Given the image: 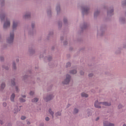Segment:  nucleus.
Wrapping results in <instances>:
<instances>
[{"mask_svg": "<svg viewBox=\"0 0 126 126\" xmlns=\"http://www.w3.org/2000/svg\"><path fill=\"white\" fill-rule=\"evenodd\" d=\"M80 73L81 75H83L84 74V72L83 71H81L80 72Z\"/></svg>", "mask_w": 126, "mask_h": 126, "instance_id": "bb28decb", "label": "nucleus"}, {"mask_svg": "<svg viewBox=\"0 0 126 126\" xmlns=\"http://www.w3.org/2000/svg\"><path fill=\"white\" fill-rule=\"evenodd\" d=\"M1 39V37H0V40Z\"/></svg>", "mask_w": 126, "mask_h": 126, "instance_id": "4c0bfd02", "label": "nucleus"}, {"mask_svg": "<svg viewBox=\"0 0 126 126\" xmlns=\"http://www.w3.org/2000/svg\"><path fill=\"white\" fill-rule=\"evenodd\" d=\"M32 102H33L34 103H36V102H38V98H34L33 99H32Z\"/></svg>", "mask_w": 126, "mask_h": 126, "instance_id": "dca6fc26", "label": "nucleus"}, {"mask_svg": "<svg viewBox=\"0 0 126 126\" xmlns=\"http://www.w3.org/2000/svg\"><path fill=\"white\" fill-rule=\"evenodd\" d=\"M14 66H15V64L14 65Z\"/></svg>", "mask_w": 126, "mask_h": 126, "instance_id": "58836bf2", "label": "nucleus"}, {"mask_svg": "<svg viewBox=\"0 0 126 126\" xmlns=\"http://www.w3.org/2000/svg\"><path fill=\"white\" fill-rule=\"evenodd\" d=\"M81 95L82 96V97H85V98H87V97H88V94L85 93H82L81 94Z\"/></svg>", "mask_w": 126, "mask_h": 126, "instance_id": "f8f14e48", "label": "nucleus"}, {"mask_svg": "<svg viewBox=\"0 0 126 126\" xmlns=\"http://www.w3.org/2000/svg\"><path fill=\"white\" fill-rule=\"evenodd\" d=\"M66 66L68 67V66H70V63H67L66 64Z\"/></svg>", "mask_w": 126, "mask_h": 126, "instance_id": "7c9ffc66", "label": "nucleus"}, {"mask_svg": "<svg viewBox=\"0 0 126 126\" xmlns=\"http://www.w3.org/2000/svg\"><path fill=\"white\" fill-rule=\"evenodd\" d=\"M30 53H33V52L34 53V52H35V51L32 50H30Z\"/></svg>", "mask_w": 126, "mask_h": 126, "instance_id": "473e14b6", "label": "nucleus"}, {"mask_svg": "<svg viewBox=\"0 0 126 126\" xmlns=\"http://www.w3.org/2000/svg\"><path fill=\"white\" fill-rule=\"evenodd\" d=\"M123 126H126V124H124Z\"/></svg>", "mask_w": 126, "mask_h": 126, "instance_id": "e433bc0d", "label": "nucleus"}, {"mask_svg": "<svg viewBox=\"0 0 126 126\" xmlns=\"http://www.w3.org/2000/svg\"><path fill=\"white\" fill-rule=\"evenodd\" d=\"M100 32H101V31H98V32H97V34H100Z\"/></svg>", "mask_w": 126, "mask_h": 126, "instance_id": "72a5a7b5", "label": "nucleus"}, {"mask_svg": "<svg viewBox=\"0 0 126 126\" xmlns=\"http://www.w3.org/2000/svg\"><path fill=\"white\" fill-rule=\"evenodd\" d=\"M90 8L88 6H84L82 7V12L83 14H87L89 12Z\"/></svg>", "mask_w": 126, "mask_h": 126, "instance_id": "20e7f679", "label": "nucleus"}, {"mask_svg": "<svg viewBox=\"0 0 126 126\" xmlns=\"http://www.w3.org/2000/svg\"><path fill=\"white\" fill-rule=\"evenodd\" d=\"M25 119H26V117L25 116L21 117V120H25Z\"/></svg>", "mask_w": 126, "mask_h": 126, "instance_id": "c85d7f7f", "label": "nucleus"}, {"mask_svg": "<svg viewBox=\"0 0 126 126\" xmlns=\"http://www.w3.org/2000/svg\"><path fill=\"white\" fill-rule=\"evenodd\" d=\"M15 91H16V92H19V89H18V87H15Z\"/></svg>", "mask_w": 126, "mask_h": 126, "instance_id": "5701e85b", "label": "nucleus"}, {"mask_svg": "<svg viewBox=\"0 0 126 126\" xmlns=\"http://www.w3.org/2000/svg\"><path fill=\"white\" fill-rule=\"evenodd\" d=\"M79 111V110H78V108H74L73 113L74 114H77V113H78Z\"/></svg>", "mask_w": 126, "mask_h": 126, "instance_id": "2eb2a0df", "label": "nucleus"}, {"mask_svg": "<svg viewBox=\"0 0 126 126\" xmlns=\"http://www.w3.org/2000/svg\"><path fill=\"white\" fill-rule=\"evenodd\" d=\"M14 39V32H13L10 33V36L7 38L6 42L8 44H12Z\"/></svg>", "mask_w": 126, "mask_h": 126, "instance_id": "7ed1b4c3", "label": "nucleus"}, {"mask_svg": "<svg viewBox=\"0 0 126 126\" xmlns=\"http://www.w3.org/2000/svg\"><path fill=\"white\" fill-rule=\"evenodd\" d=\"M56 10H57L58 13L60 11V10H61V8L60 7V6H58L56 7Z\"/></svg>", "mask_w": 126, "mask_h": 126, "instance_id": "f3484780", "label": "nucleus"}, {"mask_svg": "<svg viewBox=\"0 0 126 126\" xmlns=\"http://www.w3.org/2000/svg\"><path fill=\"white\" fill-rule=\"evenodd\" d=\"M61 113L60 112H58L56 114V116H61Z\"/></svg>", "mask_w": 126, "mask_h": 126, "instance_id": "cd10ccee", "label": "nucleus"}, {"mask_svg": "<svg viewBox=\"0 0 126 126\" xmlns=\"http://www.w3.org/2000/svg\"><path fill=\"white\" fill-rule=\"evenodd\" d=\"M76 72H77L76 70H72L70 71V73H71V74H75Z\"/></svg>", "mask_w": 126, "mask_h": 126, "instance_id": "4468645a", "label": "nucleus"}, {"mask_svg": "<svg viewBox=\"0 0 126 126\" xmlns=\"http://www.w3.org/2000/svg\"><path fill=\"white\" fill-rule=\"evenodd\" d=\"M5 88V84L4 83H2L0 85V91H2Z\"/></svg>", "mask_w": 126, "mask_h": 126, "instance_id": "0eeeda50", "label": "nucleus"}, {"mask_svg": "<svg viewBox=\"0 0 126 126\" xmlns=\"http://www.w3.org/2000/svg\"><path fill=\"white\" fill-rule=\"evenodd\" d=\"M118 108H119V109H122V108H123V104H119L118 105Z\"/></svg>", "mask_w": 126, "mask_h": 126, "instance_id": "412c9836", "label": "nucleus"}, {"mask_svg": "<svg viewBox=\"0 0 126 126\" xmlns=\"http://www.w3.org/2000/svg\"><path fill=\"white\" fill-rule=\"evenodd\" d=\"M20 102H25V99L21 97L20 98Z\"/></svg>", "mask_w": 126, "mask_h": 126, "instance_id": "aec40b11", "label": "nucleus"}, {"mask_svg": "<svg viewBox=\"0 0 126 126\" xmlns=\"http://www.w3.org/2000/svg\"><path fill=\"white\" fill-rule=\"evenodd\" d=\"M48 97L49 100H50V99H53V98H54V96L53 95H48Z\"/></svg>", "mask_w": 126, "mask_h": 126, "instance_id": "6ab92c4d", "label": "nucleus"}, {"mask_svg": "<svg viewBox=\"0 0 126 126\" xmlns=\"http://www.w3.org/2000/svg\"><path fill=\"white\" fill-rule=\"evenodd\" d=\"M101 105H102V102L99 101L98 99L95 101L94 106L95 108H98V109H101Z\"/></svg>", "mask_w": 126, "mask_h": 126, "instance_id": "39448f33", "label": "nucleus"}, {"mask_svg": "<svg viewBox=\"0 0 126 126\" xmlns=\"http://www.w3.org/2000/svg\"><path fill=\"white\" fill-rule=\"evenodd\" d=\"M120 22H121L122 23H125V19H120Z\"/></svg>", "mask_w": 126, "mask_h": 126, "instance_id": "393cba45", "label": "nucleus"}, {"mask_svg": "<svg viewBox=\"0 0 126 126\" xmlns=\"http://www.w3.org/2000/svg\"><path fill=\"white\" fill-rule=\"evenodd\" d=\"M49 113L50 114V115H51V116H52V117H54V111H53L51 109H49Z\"/></svg>", "mask_w": 126, "mask_h": 126, "instance_id": "ddd939ff", "label": "nucleus"}, {"mask_svg": "<svg viewBox=\"0 0 126 126\" xmlns=\"http://www.w3.org/2000/svg\"><path fill=\"white\" fill-rule=\"evenodd\" d=\"M103 124V126H115V124L110 123L108 121H104Z\"/></svg>", "mask_w": 126, "mask_h": 126, "instance_id": "423d86ee", "label": "nucleus"}, {"mask_svg": "<svg viewBox=\"0 0 126 126\" xmlns=\"http://www.w3.org/2000/svg\"><path fill=\"white\" fill-rule=\"evenodd\" d=\"M45 120L46 122H49V121H50V118L49 117H47L45 118Z\"/></svg>", "mask_w": 126, "mask_h": 126, "instance_id": "b1692460", "label": "nucleus"}, {"mask_svg": "<svg viewBox=\"0 0 126 126\" xmlns=\"http://www.w3.org/2000/svg\"><path fill=\"white\" fill-rule=\"evenodd\" d=\"M0 19L1 21H3V28L6 29L10 27V20L6 17V15L5 14H2L0 15Z\"/></svg>", "mask_w": 126, "mask_h": 126, "instance_id": "f257e3e1", "label": "nucleus"}, {"mask_svg": "<svg viewBox=\"0 0 126 126\" xmlns=\"http://www.w3.org/2000/svg\"><path fill=\"white\" fill-rule=\"evenodd\" d=\"M3 106H6V103H3Z\"/></svg>", "mask_w": 126, "mask_h": 126, "instance_id": "c9c22d12", "label": "nucleus"}, {"mask_svg": "<svg viewBox=\"0 0 126 126\" xmlns=\"http://www.w3.org/2000/svg\"><path fill=\"white\" fill-rule=\"evenodd\" d=\"M100 118L99 117H97L95 118V121L97 122V121H99Z\"/></svg>", "mask_w": 126, "mask_h": 126, "instance_id": "2f4dec72", "label": "nucleus"}, {"mask_svg": "<svg viewBox=\"0 0 126 126\" xmlns=\"http://www.w3.org/2000/svg\"><path fill=\"white\" fill-rule=\"evenodd\" d=\"M15 98V94H12L11 95V96H10V101L11 102H14V99Z\"/></svg>", "mask_w": 126, "mask_h": 126, "instance_id": "1a4fd4ad", "label": "nucleus"}, {"mask_svg": "<svg viewBox=\"0 0 126 126\" xmlns=\"http://www.w3.org/2000/svg\"><path fill=\"white\" fill-rule=\"evenodd\" d=\"M13 85H14V84H13Z\"/></svg>", "mask_w": 126, "mask_h": 126, "instance_id": "ea45409f", "label": "nucleus"}, {"mask_svg": "<svg viewBox=\"0 0 126 126\" xmlns=\"http://www.w3.org/2000/svg\"><path fill=\"white\" fill-rule=\"evenodd\" d=\"M34 91H31L30 92V94H29L30 95V96H33V95H34Z\"/></svg>", "mask_w": 126, "mask_h": 126, "instance_id": "a211bd4d", "label": "nucleus"}, {"mask_svg": "<svg viewBox=\"0 0 126 126\" xmlns=\"http://www.w3.org/2000/svg\"><path fill=\"white\" fill-rule=\"evenodd\" d=\"M70 80H71V76L69 74H66L65 76V79L62 81V84L67 85V84H69Z\"/></svg>", "mask_w": 126, "mask_h": 126, "instance_id": "f03ea898", "label": "nucleus"}, {"mask_svg": "<svg viewBox=\"0 0 126 126\" xmlns=\"http://www.w3.org/2000/svg\"><path fill=\"white\" fill-rule=\"evenodd\" d=\"M112 12H114V9H112L110 11H108V14H110V13H112Z\"/></svg>", "mask_w": 126, "mask_h": 126, "instance_id": "4be33fe9", "label": "nucleus"}, {"mask_svg": "<svg viewBox=\"0 0 126 126\" xmlns=\"http://www.w3.org/2000/svg\"><path fill=\"white\" fill-rule=\"evenodd\" d=\"M17 25H18V22L16 21H13V28L14 29L17 27Z\"/></svg>", "mask_w": 126, "mask_h": 126, "instance_id": "6e6552de", "label": "nucleus"}, {"mask_svg": "<svg viewBox=\"0 0 126 126\" xmlns=\"http://www.w3.org/2000/svg\"><path fill=\"white\" fill-rule=\"evenodd\" d=\"M122 4L125 5L126 4V0H124L123 2H122Z\"/></svg>", "mask_w": 126, "mask_h": 126, "instance_id": "a878e982", "label": "nucleus"}, {"mask_svg": "<svg viewBox=\"0 0 126 126\" xmlns=\"http://www.w3.org/2000/svg\"><path fill=\"white\" fill-rule=\"evenodd\" d=\"M22 97H23V98H25V97H26V95H22Z\"/></svg>", "mask_w": 126, "mask_h": 126, "instance_id": "f704fd0d", "label": "nucleus"}, {"mask_svg": "<svg viewBox=\"0 0 126 126\" xmlns=\"http://www.w3.org/2000/svg\"><path fill=\"white\" fill-rule=\"evenodd\" d=\"M102 106H111V102H101Z\"/></svg>", "mask_w": 126, "mask_h": 126, "instance_id": "9d476101", "label": "nucleus"}, {"mask_svg": "<svg viewBox=\"0 0 126 126\" xmlns=\"http://www.w3.org/2000/svg\"><path fill=\"white\" fill-rule=\"evenodd\" d=\"M19 111V109L17 106H16L13 110V112L14 114H17V112Z\"/></svg>", "mask_w": 126, "mask_h": 126, "instance_id": "9b49d317", "label": "nucleus"}, {"mask_svg": "<svg viewBox=\"0 0 126 126\" xmlns=\"http://www.w3.org/2000/svg\"><path fill=\"white\" fill-rule=\"evenodd\" d=\"M28 16H30V15H27V14H26V15H25L24 16V18H27V17H28Z\"/></svg>", "mask_w": 126, "mask_h": 126, "instance_id": "c756f323", "label": "nucleus"}]
</instances>
